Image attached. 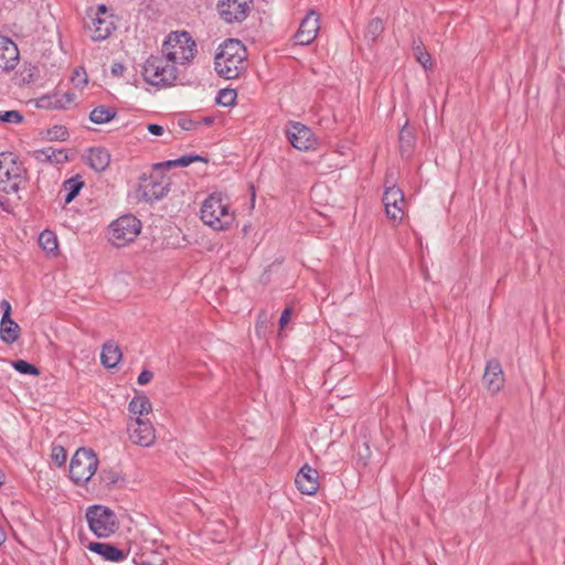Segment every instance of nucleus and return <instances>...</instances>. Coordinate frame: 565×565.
<instances>
[{
    "label": "nucleus",
    "mask_w": 565,
    "mask_h": 565,
    "mask_svg": "<svg viewBox=\"0 0 565 565\" xmlns=\"http://www.w3.org/2000/svg\"><path fill=\"white\" fill-rule=\"evenodd\" d=\"M152 377L153 373L151 371L145 370L139 374L137 382L139 385H146L152 380Z\"/></svg>",
    "instance_id": "ea45409f"
},
{
    "label": "nucleus",
    "mask_w": 565,
    "mask_h": 565,
    "mask_svg": "<svg viewBox=\"0 0 565 565\" xmlns=\"http://www.w3.org/2000/svg\"><path fill=\"white\" fill-rule=\"evenodd\" d=\"M87 547L106 561L120 562L127 557V553L109 543L92 542Z\"/></svg>",
    "instance_id": "dca6fc26"
},
{
    "label": "nucleus",
    "mask_w": 565,
    "mask_h": 565,
    "mask_svg": "<svg viewBox=\"0 0 565 565\" xmlns=\"http://www.w3.org/2000/svg\"><path fill=\"white\" fill-rule=\"evenodd\" d=\"M141 231V222L135 214H121L109 225L108 241L116 247H122L136 239Z\"/></svg>",
    "instance_id": "423d86ee"
},
{
    "label": "nucleus",
    "mask_w": 565,
    "mask_h": 565,
    "mask_svg": "<svg viewBox=\"0 0 565 565\" xmlns=\"http://www.w3.org/2000/svg\"><path fill=\"white\" fill-rule=\"evenodd\" d=\"M84 182L79 175H75L64 182V190L66 191L65 202L70 203L81 191Z\"/></svg>",
    "instance_id": "cd10ccee"
},
{
    "label": "nucleus",
    "mask_w": 565,
    "mask_h": 565,
    "mask_svg": "<svg viewBox=\"0 0 565 565\" xmlns=\"http://www.w3.org/2000/svg\"><path fill=\"white\" fill-rule=\"evenodd\" d=\"M33 157L40 162L61 164L68 161L67 152L64 149L46 147L34 151Z\"/></svg>",
    "instance_id": "a211bd4d"
},
{
    "label": "nucleus",
    "mask_w": 565,
    "mask_h": 565,
    "mask_svg": "<svg viewBox=\"0 0 565 565\" xmlns=\"http://www.w3.org/2000/svg\"><path fill=\"white\" fill-rule=\"evenodd\" d=\"M286 136L292 147L298 150L312 149L317 143L312 130L300 122H289L286 127Z\"/></svg>",
    "instance_id": "9b49d317"
},
{
    "label": "nucleus",
    "mask_w": 565,
    "mask_h": 565,
    "mask_svg": "<svg viewBox=\"0 0 565 565\" xmlns=\"http://www.w3.org/2000/svg\"><path fill=\"white\" fill-rule=\"evenodd\" d=\"M202 160H204V159L200 156H182L174 160H168L163 163H160L159 166H164L167 168L188 167L195 161H202Z\"/></svg>",
    "instance_id": "7c9ffc66"
},
{
    "label": "nucleus",
    "mask_w": 565,
    "mask_h": 565,
    "mask_svg": "<svg viewBox=\"0 0 565 565\" xmlns=\"http://www.w3.org/2000/svg\"><path fill=\"white\" fill-rule=\"evenodd\" d=\"M90 22L86 23V29L93 41L106 40L115 29L113 15L108 14L105 4H99L95 11L89 13Z\"/></svg>",
    "instance_id": "6e6552de"
},
{
    "label": "nucleus",
    "mask_w": 565,
    "mask_h": 565,
    "mask_svg": "<svg viewBox=\"0 0 565 565\" xmlns=\"http://www.w3.org/2000/svg\"><path fill=\"white\" fill-rule=\"evenodd\" d=\"M146 83L157 88H169L183 84L185 74L162 53L149 56L141 70Z\"/></svg>",
    "instance_id": "f257e3e1"
},
{
    "label": "nucleus",
    "mask_w": 565,
    "mask_h": 565,
    "mask_svg": "<svg viewBox=\"0 0 565 565\" xmlns=\"http://www.w3.org/2000/svg\"><path fill=\"white\" fill-rule=\"evenodd\" d=\"M99 478L106 487H115L122 483L121 473L114 469H104L100 471Z\"/></svg>",
    "instance_id": "c85d7f7f"
},
{
    "label": "nucleus",
    "mask_w": 565,
    "mask_h": 565,
    "mask_svg": "<svg viewBox=\"0 0 565 565\" xmlns=\"http://www.w3.org/2000/svg\"><path fill=\"white\" fill-rule=\"evenodd\" d=\"M290 317H291V308L287 307L281 312V316H280V319H279V327H280V329H284V327L289 322Z\"/></svg>",
    "instance_id": "a19ab883"
},
{
    "label": "nucleus",
    "mask_w": 565,
    "mask_h": 565,
    "mask_svg": "<svg viewBox=\"0 0 565 565\" xmlns=\"http://www.w3.org/2000/svg\"><path fill=\"white\" fill-rule=\"evenodd\" d=\"M71 82L76 88H83L88 83V77L84 68L77 67L74 70Z\"/></svg>",
    "instance_id": "c9c22d12"
},
{
    "label": "nucleus",
    "mask_w": 565,
    "mask_h": 565,
    "mask_svg": "<svg viewBox=\"0 0 565 565\" xmlns=\"http://www.w3.org/2000/svg\"><path fill=\"white\" fill-rule=\"evenodd\" d=\"M169 184L163 182H151L145 185L142 198L147 202L159 201L167 195Z\"/></svg>",
    "instance_id": "393cba45"
},
{
    "label": "nucleus",
    "mask_w": 565,
    "mask_h": 565,
    "mask_svg": "<svg viewBox=\"0 0 565 565\" xmlns=\"http://www.w3.org/2000/svg\"><path fill=\"white\" fill-rule=\"evenodd\" d=\"M46 137L50 140H65L68 137V131L63 126H54L47 130Z\"/></svg>",
    "instance_id": "4c0bfd02"
},
{
    "label": "nucleus",
    "mask_w": 565,
    "mask_h": 565,
    "mask_svg": "<svg viewBox=\"0 0 565 565\" xmlns=\"http://www.w3.org/2000/svg\"><path fill=\"white\" fill-rule=\"evenodd\" d=\"M11 365L15 371L21 374L38 375L39 370L31 363L24 360H15L11 362Z\"/></svg>",
    "instance_id": "72a5a7b5"
},
{
    "label": "nucleus",
    "mask_w": 565,
    "mask_h": 565,
    "mask_svg": "<svg viewBox=\"0 0 565 565\" xmlns=\"http://www.w3.org/2000/svg\"><path fill=\"white\" fill-rule=\"evenodd\" d=\"M2 482H3V473H2V471L0 470V486L2 484Z\"/></svg>",
    "instance_id": "de8ad7c7"
},
{
    "label": "nucleus",
    "mask_w": 565,
    "mask_h": 565,
    "mask_svg": "<svg viewBox=\"0 0 565 565\" xmlns=\"http://www.w3.org/2000/svg\"><path fill=\"white\" fill-rule=\"evenodd\" d=\"M128 409L134 416L142 418L143 415H148L152 411V404L145 394H136L130 401Z\"/></svg>",
    "instance_id": "b1692460"
},
{
    "label": "nucleus",
    "mask_w": 565,
    "mask_h": 565,
    "mask_svg": "<svg viewBox=\"0 0 565 565\" xmlns=\"http://www.w3.org/2000/svg\"><path fill=\"white\" fill-rule=\"evenodd\" d=\"M26 170L11 152L0 153V191L17 194L25 188Z\"/></svg>",
    "instance_id": "20e7f679"
},
{
    "label": "nucleus",
    "mask_w": 565,
    "mask_h": 565,
    "mask_svg": "<svg viewBox=\"0 0 565 565\" xmlns=\"http://www.w3.org/2000/svg\"><path fill=\"white\" fill-rule=\"evenodd\" d=\"M85 519L88 529L98 539H108L119 529L116 513L106 505H89L86 509Z\"/></svg>",
    "instance_id": "39448f33"
},
{
    "label": "nucleus",
    "mask_w": 565,
    "mask_h": 565,
    "mask_svg": "<svg viewBox=\"0 0 565 565\" xmlns=\"http://www.w3.org/2000/svg\"><path fill=\"white\" fill-rule=\"evenodd\" d=\"M181 127H182L183 129H189L188 124H181Z\"/></svg>",
    "instance_id": "8fccbe9b"
},
{
    "label": "nucleus",
    "mask_w": 565,
    "mask_h": 565,
    "mask_svg": "<svg viewBox=\"0 0 565 565\" xmlns=\"http://www.w3.org/2000/svg\"><path fill=\"white\" fill-rule=\"evenodd\" d=\"M67 455L63 447H54L52 450V460L58 466H63L66 462Z\"/></svg>",
    "instance_id": "58836bf2"
},
{
    "label": "nucleus",
    "mask_w": 565,
    "mask_h": 565,
    "mask_svg": "<svg viewBox=\"0 0 565 565\" xmlns=\"http://www.w3.org/2000/svg\"><path fill=\"white\" fill-rule=\"evenodd\" d=\"M253 0H220L217 10L227 23L242 22L250 11Z\"/></svg>",
    "instance_id": "1a4fd4ad"
},
{
    "label": "nucleus",
    "mask_w": 565,
    "mask_h": 565,
    "mask_svg": "<svg viewBox=\"0 0 565 565\" xmlns=\"http://www.w3.org/2000/svg\"><path fill=\"white\" fill-rule=\"evenodd\" d=\"M320 30V15L317 11L310 10L301 20L299 29L295 34V41L299 45H309L315 41Z\"/></svg>",
    "instance_id": "f8f14e48"
},
{
    "label": "nucleus",
    "mask_w": 565,
    "mask_h": 565,
    "mask_svg": "<svg viewBox=\"0 0 565 565\" xmlns=\"http://www.w3.org/2000/svg\"><path fill=\"white\" fill-rule=\"evenodd\" d=\"M21 328L12 318H1L0 340L6 344H12L20 338Z\"/></svg>",
    "instance_id": "4be33fe9"
},
{
    "label": "nucleus",
    "mask_w": 565,
    "mask_h": 565,
    "mask_svg": "<svg viewBox=\"0 0 565 565\" xmlns=\"http://www.w3.org/2000/svg\"><path fill=\"white\" fill-rule=\"evenodd\" d=\"M20 53L17 44L6 36H0V73H8L15 68Z\"/></svg>",
    "instance_id": "ddd939ff"
},
{
    "label": "nucleus",
    "mask_w": 565,
    "mask_h": 565,
    "mask_svg": "<svg viewBox=\"0 0 565 565\" xmlns=\"http://www.w3.org/2000/svg\"><path fill=\"white\" fill-rule=\"evenodd\" d=\"M0 308L2 309V318H11V305L8 300L3 299L0 302Z\"/></svg>",
    "instance_id": "37998d69"
},
{
    "label": "nucleus",
    "mask_w": 565,
    "mask_h": 565,
    "mask_svg": "<svg viewBox=\"0 0 565 565\" xmlns=\"http://www.w3.org/2000/svg\"><path fill=\"white\" fill-rule=\"evenodd\" d=\"M161 53L185 74L198 54V45L189 32L172 31L163 41Z\"/></svg>",
    "instance_id": "7ed1b4c3"
},
{
    "label": "nucleus",
    "mask_w": 565,
    "mask_h": 565,
    "mask_svg": "<svg viewBox=\"0 0 565 565\" xmlns=\"http://www.w3.org/2000/svg\"><path fill=\"white\" fill-rule=\"evenodd\" d=\"M117 115V110L115 107L100 105L95 107L90 114L89 119L92 122L97 125H103L113 120Z\"/></svg>",
    "instance_id": "a878e982"
},
{
    "label": "nucleus",
    "mask_w": 565,
    "mask_h": 565,
    "mask_svg": "<svg viewBox=\"0 0 565 565\" xmlns=\"http://www.w3.org/2000/svg\"><path fill=\"white\" fill-rule=\"evenodd\" d=\"M236 92L234 89H221L216 97V103L222 106H231L235 103Z\"/></svg>",
    "instance_id": "f704fd0d"
},
{
    "label": "nucleus",
    "mask_w": 565,
    "mask_h": 565,
    "mask_svg": "<svg viewBox=\"0 0 565 565\" xmlns=\"http://www.w3.org/2000/svg\"><path fill=\"white\" fill-rule=\"evenodd\" d=\"M23 120V116L19 110H6L0 111V121L7 124H20Z\"/></svg>",
    "instance_id": "e433bc0d"
},
{
    "label": "nucleus",
    "mask_w": 565,
    "mask_h": 565,
    "mask_svg": "<svg viewBox=\"0 0 565 565\" xmlns=\"http://www.w3.org/2000/svg\"><path fill=\"white\" fill-rule=\"evenodd\" d=\"M383 204L385 212H391V209L403 212L406 209L403 191L396 186L387 188L383 194Z\"/></svg>",
    "instance_id": "f3484780"
},
{
    "label": "nucleus",
    "mask_w": 565,
    "mask_h": 565,
    "mask_svg": "<svg viewBox=\"0 0 565 565\" xmlns=\"http://www.w3.org/2000/svg\"><path fill=\"white\" fill-rule=\"evenodd\" d=\"M483 384L492 394L498 393L504 385V375L498 361H489L483 374Z\"/></svg>",
    "instance_id": "2eb2a0df"
},
{
    "label": "nucleus",
    "mask_w": 565,
    "mask_h": 565,
    "mask_svg": "<svg viewBox=\"0 0 565 565\" xmlns=\"http://www.w3.org/2000/svg\"><path fill=\"white\" fill-rule=\"evenodd\" d=\"M200 218L214 231L227 230L235 221L234 214H200Z\"/></svg>",
    "instance_id": "412c9836"
},
{
    "label": "nucleus",
    "mask_w": 565,
    "mask_h": 565,
    "mask_svg": "<svg viewBox=\"0 0 565 565\" xmlns=\"http://www.w3.org/2000/svg\"><path fill=\"white\" fill-rule=\"evenodd\" d=\"M88 166L97 172L105 171L110 163V154L105 148H93L87 156Z\"/></svg>",
    "instance_id": "5701e85b"
},
{
    "label": "nucleus",
    "mask_w": 565,
    "mask_h": 565,
    "mask_svg": "<svg viewBox=\"0 0 565 565\" xmlns=\"http://www.w3.org/2000/svg\"><path fill=\"white\" fill-rule=\"evenodd\" d=\"M247 52L236 39H228L220 45L214 58L215 72L225 79L237 78L246 68Z\"/></svg>",
    "instance_id": "f03ea898"
},
{
    "label": "nucleus",
    "mask_w": 565,
    "mask_h": 565,
    "mask_svg": "<svg viewBox=\"0 0 565 565\" xmlns=\"http://www.w3.org/2000/svg\"><path fill=\"white\" fill-rule=\"evenodd\" d=\"M39 245L46 253H55L58 248L57 237L52 231L45 230L39 236Z\"/></svg>",
    "instance_id": "bb28decb"
},
{
    "label": "nucleus",
    "mask_w": 565,
    "mask_h": 565,
    "mask_svg": "<svg viewBox=\"0 0 565 565\" xmlns=\"http://www.w3.org/2000/svg\"><path fill=\"white\" fill-rule=\"evenodd\" d=\"M399 142L402 153H409L414 143V136L406 125L399 131Z\"/></svg>",
    "instance_id": "2f4dec72"
},
{
    "label": "nucleus",
    "mask_w": 565,
    "mask_h": 565,
    "mask_svg": "<svg viewBox=\"0 0 565 565\" xmlns=\"http://www.w3.org/2000/svg\"><path fill=\"white\" fill-rule=\"evenodd\" d=\"M181 127H182L183 129H189L188 124H181Z\"/></svg>",
    "instance_id": "09e8293b"
},
{
    "label": "nucleus",
    "mask_w": 565,
    "mask_h": 565,
    "mask_svg": "<svg viewBox=\"0 0 565 565\" xmlns=\"http://www.w3.org/2000/svg\"><path fill=\"white\" fill-rule=\"evenodd\" d=\"M414 54L419 64H422L425 68L431 67V58L429 53L425 50L422 42H414Z\"/></svg>",
    "instance_id": "c756f323"
},
{
    "label": "nucleus",
    "mask_w": 565,
    "mask_h": 565,
    "mask_svg": "<svg viewBox=\"0 0 565 565\" xmlns=\"http://www.w3.org/2000/svg\"><path fill=\"white\" fill-rule=\"evenodd\" d=\"M392 221H393V223H395L397 221V215L396 214H392Z\"/></svg>",
    "instance_id": "49530a36"
},
{
    "label": "nucleus",
    "mask_w": 565,
    "mask_h": 565,
    "mask_svg": "<svg viewBox=\"0 0 565 565\" xmlns=\"http://www.w3.org/2000/svg\"><path fill=\"white\" fill-rule=\"evenodd\" d=\"M7 540V535L4 530L0 526V545L3 544Z\"/></svg>",
    "instance_id": "a18cd8bd"
},
{
    "label": "nucleus",
    "mask_w": 565,
    "mask_h": 565,
    "mask_svg": "<svg viewBox=\"0 0 565 565\" xmlns=\"http://www.w3.org/2000/svg\"><path fill=\"white\" fill-rule=\"evenodd\" d=\"M125 66L124 64L121 63H114L113 66H111V73L115 75V76H121L125 72Z\"/></svg>",
    "instance_id": "c03bdc74"
},
{
    "label": "nucleus",
    "mask_w": 565,
    "mask_h": 565,
    "mask_svg": "<svg viewBox=\"0 0 565 565\" xmlns=\"http://www.w3.org/2000/svg\"><path fill=\"white\" fill-rule=\"evenodd\" d=\"M295 482L301 493L316 494L319 489V473L309 465H305L297 473Z\"/></svg>",
    "instance_id": "4468645a"
},
{
    "label": "nucleus",
    "mask_w": 565,
    "mask_h": 565,
    "mask_svg": "<svg viewBox=\"0 0 565 565\" xmlns=\"http://www.w3.org/2000/svg\"><path fill=\"white\" fill-rule=\"evenodd\" d=\"M121 358V350L115 342L108 341L103 345L100 352V362L105 367L113 369L117 366Z\"/></svg>",
    "instance_id": "aec40b11"
},
{
    "label": "nucleus",
    "mask_w": 565,
    "mask_h": 565,
    "mask_svg": "<svg viewBox=\"0 0 565 565\" xmlns=\"http://www.w3.org/2000/svg\"><path fill=\"white\" fill-rule=\"evenodd\" d=\"M147 130L154 136H162L164 132V128L157 124L147 125Z\"/></svg>",
    "instance_id": "79ce46f5"
},
{
    "label": "nucleus",
    "mask_w": 565,
    "mask_h": 565,
    "mask_svg": "<svg viewBox=\"0 0 565 565\" xmlns=\"http://www.w3.org/2000/svg\"><path fill=\"white\" fill-rule=\"evenodd\" d=\"M383 30L384 25L382 20L379 18L372 19L366 26L365 38L371 41H374L379 38Z\"/></svg>",
    "instance_id": "473e14b6"
},
{
    "label": "nucleus",
    "mask_w": 565,
    "mask_h": 565,
    "mask_svg": "<svg viewBox=\"0 0 565 565\" xmlns=\"http://www.w3.org/2000/svg\"><path fill=\"white\" fill-rule=\"evenodd\" d=\"M129 439L141 447H150L156 440L154 428L149 419L136 417L128 424Z\"/></svg>",
    "instance_id": "9d476101"
},
{
    "label": "nucleus",
    "mask_w": 565,
    "mask_h": 565,
    "mask_svg": "<svg viewBox=\"0 0 565 565\" xmlns=\"http://www.w3.org/2000/svg\"><path fill=\"white\" fill-rule=\"evenodd\" d=\"M140 565H151L150 563L142 562Z\"/></svg>",
    "instance_id": "3c124183"
},
{
    "label": "nucleus",
    "mask_w": 565,
    "mask_h": 565,
    "mask_svg": "<svg viewBox=\"0 0 565 565\" xmlns=\"http://www.w3.org/2000/svg\"><path fill=\"white\" fill-rule=\"evenodd\" d=\"M228 198L222 192H213L203 201L200 212H228Z\"/></svg>",
    "instance_id": "6ab92c4d"
},
{
    "label": "nucleus",
    "mask_w": 565,
    "mask_h": 565,
    "mask_svg": "<svg viewBox=\"0 0 565 565\" xmlns=\"http://www.w3.org/2000/svg\"><path fill=\"white\" fill-rule=\"evenodd\" d=\"M98 466L96 454L86 448H79L71 459L70 477L76 484H85L95 475Z\"/></svg>",
    "instance_id": "0eeeda50"
}]
</instances>
